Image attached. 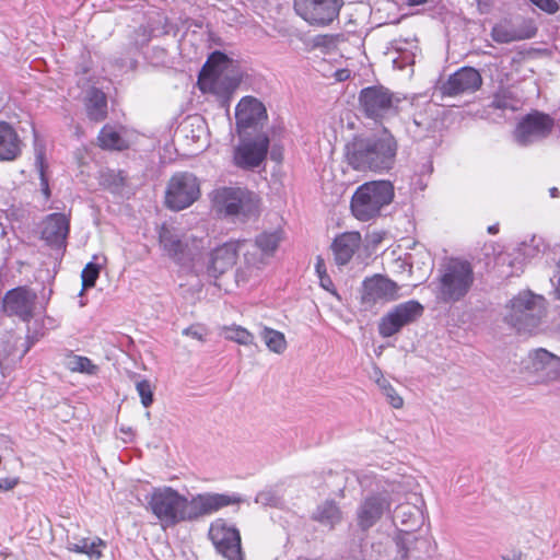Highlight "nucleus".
<instances>
[{
    "label": "nucleus",
    "mask_w": 560,
    "mask_h": 560,
    "mask_svg": "<svg viewBox=\"0 0 560 560\" xmlns=\"http://www.w3.org/2000/svg\"><path fill=\"white\" fill-rule=\"evenodd\" d=\"M217 552L226 560H244L241 547V534L234 526H229L223 520L213 522L209 529Z\"/></svg>",
    "instance_id": "obj_14"
},
{
    "label": "nucleus",
    "mask_w": 560,
    "mask_h": 560,
    "mask_svg": "<svg viewBox=\"0 0 560 560\" xmlns=\"http://www.w3.org/2000/svg\"><path fill=\"white\" fill-rule=\"evenodd\" d=\"M316 271L319 275V277L323 276V273L325 272L324 260L320 257H318L316 262Z\"/></svg>",
    "instance_id": "obj_48"
},
{
    "label": "nucleus",
    "mask_w": 560,
    "mask_h": 560,
    "mask_svg": "<svg viewBox=\"0 0 560 560\" xmlns=\"http://www.w3.org/2000/svg\"><path fill=\"white\" fill-rule=\"evenodd\" d=\"M23 145L14 127L7 121H0V161L16 160L22 153Z\"/></svg>",
    "instance_id": "obj_27"
},
{
    "label": "nucleus",
    "mask_w": 560,
    "mask_h": 560,
    "mask_svg": "<svg viewBox=\"0 0 560 560\" xmlns=\"http://www.w3.org/2000/svg\"><path fill=\"white\" fill-rule=\"evenodd\" d=\"M342 78H345V74H339V80H342Z\"/></svg>",
    "instance_id": "obj_59"
},
{
    "label": "nucleus",
    "mask_w": 560,
    "mask_h": 560,
    "mask_svg": "<svg viewBox=\"0 0 560 560\" xmlns=\"http://www.w3.org/2000/svg\"><path fill=\"white\" fill-rule=\"evenodd\" d=\"M238 246L236 241H230L212 249L206 258L201 254L200 264H203L201 273L217 279L230 270L236 262Z\"/></svg>",
    "instance_id": "obj_21"
},
{
    "label": "nucleus",
    "mask_w": 560,
    "mask_h": 560,
    "mask_svg": "<svg viewBox=\"0 0 560 560\" xmlns=\"http://www.w3.org/2000/svg\"><path fill=\"white\" fill-rule=\"evenodd\" d=\"M361 242L359 232H346L337 236L331 245L336 262L339 266L348 264L359 249Z\"/></svg>",
    "instance_id": "obj_28"
},
{
    "label": "nucleus",
    "mask_w": 560,
    "mask_h": 560,
    "mask_svg": "<svg viewBox=\"0 0 560 560\" xmlns=\"http://www.w3.org/2000/svg\"><path fill=\"white\" fill-rule=\"evenodd\" d=\"M213 205L225 217L242 220L255 217L258 212V197L241 187H221L213 191Z\"/></svg>",
    "instance_id": "obj_9"
},
{
    "label": "nucleus",
    "mask_w": 560,
    "mask_h": 560,
    "mask_svg": "<svg viewBox=\"0 0 560 560\" xmlns=\"http://www.w3.org/2000/svg\"><path fill=\"white\" fill-rule=\"evenodd\" d=\"M377 385L386 396L389 405L395 409H400L404 406L402 397L396 392L393 385L384 377L377 380Z\"/></svg>",
    "instance_id": "obj_40"
},
{
    "label": "nucleus",
    "mask_w": 560,
    "mask_h": 560,
    "mask_svg": "<svg viewBox=\"0 0 560 560\" xmlns=\"http://www.w3.org/2000/svg\"><path fill=\"white\" fill-rule=\"evenodd\" d=\"M342 78H345V74H339V80H342Z\"/></svg>",
    "instance_id": "obj_58"
},
{
    "label": "nucleus",
    "mask_w": 560,
    "mask_h": 560,
    "mask_svg": "<svg viewBox=\"0 0 560 560\" xmlns=\"http://www.w3.org/2000/svg\"><path fill=\"white\" fill-rule=\"evenodd\" d=\"M233 60L224 52L215 50L207 59L198 77V86L202 92H209L228 101L238 86L240 79L231 74Z\"/></svg>",
    "instance_id": "obj_6"
},
{
    "label": "nucleus",
    "mask_w": 560,
    "mask_h": 560,
    "mask_svg": "<svg viewBox=\"0 0 560 560\" xmlns=\"http://www.w3.org/2000/svg\"><path fill=\"white\" fill-rule=\"evenodd\" d=\"M182 334L184 336H187V337H190L192 339L203 342L208 335V330L201 324H194V325H190L189 327L183 329Z\"/></svg>",
    "instance_id": "obj_44"
},
{
    "label": "nucleus",
    "mask_w": 560,
    "mask_h": 560,
    "mask_svg": "<svg viewBox=\"0 0 560 560\" xmlns=\"http://www.w3.org/2000/svg\"><path fill=\"white\" fill-rule=\"evenodd\" d=\"M160 246L177 265L189 269L195 275H201L203 264H200L201 252L206 247L203 237L183 233L179 230L163 224L159 231Z\"/></svg>",
    "instance_id": "obj_3"
},
{
    "label": "nucleus",
    "mask_w": 560,
    "mask_h": 560,
    "mask_svg": "<svg viewBox=\"0 0 560 560\" xmlns=\"http://www.w3.org/2000/svg\"><path fill=\"white\" fill-rule=\"evenodd\" d=\"M536 33L537 27L532 21H524L520 25L500 23L492 27L491 38L499 44H509L533 38Z\"/></svg>",
    "instance_id": "obj_24"
},
{
    "label": "nucleus",
    "mask_w": 560,
    "mask_h": 560,
    "mask_svg": "<svg viewBox=\"0 0 560 560\" xmlns=\"http://www.w3.org/2000/svg\"><path fill=\"white\" fill-rule=\"evenodd\" d=\"M522 100L512 85L501 84L493 93L490 107L500 110L516 112L522 107Z\"/></svg>",
    "instance_id": "obj_30"
},
{
    "label": "nucleus",
    "mask_w": 560,
    "mask_h": 560,
    "mask_svg": "<svg viewBox=\"0 0 560 560\" xmlns=\"http://www.w3.org/2000/svg\"><path fill=\"white\" fill-rule=\"evenodd\" d=\"M423 313V306L418 301H407L395 306L378 324V332L388 338L402 327L417 320Z\"/></svg>",
    "instance_id": "obj_17"
},
{
    "label": "nucleus",
    "mask_w": 560,
    "mask_h": 560,
    "mask_svg": "<svg viewBox=\"0 0 560 560\" xmlns=\"http://www.w3.org/2000/svg\"><path fill=\"white\" fill-rule=\"evenodd\" d=\"M397 150L395 137L383 129L377 135L354 137L346 145V159L355 171L383 173L394 167Z\"/></svg>",
    "instance_id": "obj_2"
},
{
    "label": "nucleus",
    "mask_w": 560,
    "mask_h": 560,
    "mask_svg": "<svg viewBox=\"0 0 560 560\" xmlns=\"http://www.w3.org/2000/svg\"><path fill=\"white\" fill-rule=\"evenodd\" d=\"M147 509L159 520L163 528L184 522H194L219 510L243 502L237 493L205 492L188 499L172 487L153 488L147 497Z\"/></svg>",
    "instance_id": "obj_1"
},
{
    "label": "nucleus",
    "mask_w": 560,
    "mask_h": 560,
    "mask_svg": "<svg viewBox=\"0 0 560 560\" xmlns=\"http://www.w3.org/2000/svg\"><path fill=\"white\" fill-rule=\"evenodd\" d=\"M545 248L546 245L544 240L539 236L533 235L528 241H523L518 245L517 253L518 256H522L524 259H532L542 253Z\"/></svg>",
    "instance_id": "obj_36"
},
{
    "label": "nucleus",
    "mask_w": 560,
    "mask_h": 560,
    "mask_svg": "<svg viewBox=\"0 0 560 560\" xmlns=\"http://www.w3.org/2000/svg\"><path fill=\"white\" fill-rule=\"evenodd\" d=\"M69 234V220L63 213H51L44 222L42 238L50 246L61 248Z\"/></svg>",
    "instance_id": "obj_26"
},
{
    "label": "nucleus",
    "mask_w": 560,
    "mask_h": 560,
    "mask_svg": "<svg viewBox=\"0 0 560 560\" xmlns=\"http://www.w3.org/2000/svg\"><path fill=\"white\" fill-rule=\"evenodd\" d=\"M101 271V265L95 264L93 261H90L85 265L84 269L82 270L81 278H82V290L80 294H83V291L89 288H93L95 285V282L100 276Z\"/></svg>",
    "instance_id": "obj_41"
},
{
    "label": "nucleus",
    "mask_w": 560,
    "mask_h": 560,
    "mask_svg": "<svg viewBox=\"0 0 560 560\" xmlns=\"http://www.w3.org/2000/svg\"><path fill=\"white\" fill-rule=\"evenodd\" d=\"M68 366L72 372L84 373L88 375H95L97 373V365H95L89 358L81 355H73L69 359Z\"/></svg>",
    "instance_id": "obj_39"
},
{
    "label": "nucleus",
    "mask_w": 560,
    "mask_h": 560,
    "mask_svg": "<svg viewBox=\"0 0 560 560\" xmlns=\"http://www.w3.org/2000/svg\"><path fill=\"white\" fill-rule=\"evenodd\" d=\"M18 483V478H0V491L12 490Z\"/></svg>",
    "instance_id": "obj_46"
},
{
    "label": "nucleus",
    "mask_w": 560,
    "mask_h": 560,
    "mask_svg": "<svg viewBox=\"0 0 560 560\" xmlns=\"http://www.w3.org/2000/svg\"><path fill=\"white\" fill-rule=\"evenodd\" d=\"M35 166L39 174L40 190L46 199L50 197V188L48 177L46 176L47 164L45 162V153L42 149H36Z\"/></svg>",
    "instance_id": "obj_38"
},
{
    "label": "nucleus",
    "mask_w": 560,
    "mask_h": 560,
    "mask_svg": "<svg viewBox=\"0 0 560 560\" xmlns=\"http://www.w3.org/2000/svg\"><path fill=\"white\" fill-rule=\"evenodd\" d=\"M521 559H522L521 552H512L511 555L502 556V560H521Z\"/></svg>",
    "instance_id": "obj_49"
},
{
    "label": "nucleus",
    "mask_w": 560,
    "mask_h": 560,
    "mask_svg": "<svg viewBox=\"0 0 560 560\" xmlns=\"http://www.w3.org/2000/svg\"><path fill=\"white\" fill-rule=\"evenodd\" d=\"M97 140L100 147L106 150L122 151L129 147L128 141L110 125H105L101 129Z\"/></svg>",
    "instance_id": "obj_33"
},
{
    "label": "nucleus",
    "mask_w": 560,
    "mask_h": 560,
    "mask_svg": "<svg viewBox=\"0 0 560 560\" xmlns=\"http://www.w3.org/2000/svg\"><path fill=\"white\" fill-rule=\"evenodd\" d=\"M395 485L386 482V487H382L376 492L366 494L357 508V523L360 529L368 530L373 527L384 514L390 513V508L394 502L392 492H394Z\"/></svg>",
    "instance_id": "obj_11"
},
{
    "label": "nucleus",
    "mask_w": 560,
    "mask_h": 560,
    "mask_svg": "<svg viewBox=\"0 0 560 560\" xmlns=\"http://www.w3.org/2000/svg\"><path fill=\"white\" fill-rule=\"evenodd\" d=\"M413 56L405 57L402 61H399V59H394L393 62L396 68L402 69L406 65H411L415 62Z\"/></svg>",
    "instance_id": "obj_47"
},
{
    "label": "nucleus",
    "mask_w": 560,
    "mask_h": 560,
    "mask_svg": "<svg viewBox=\"0 0 560 560\" xmlns=\"http://www.w3.org/2000/svg\"><path fill=\"white\" fill-rule=\"evenodd\" d=\"M37 294L27 287L9 290L1 303V310L8 316H15L22 322H30L34 316Z\"/></svg>",
    "instance_id": "obj_19"
},
{
    "label": "nucleus",
    "mask_w": 560,
    "mask_h": 560,
    "mask_svg": "<svg viewBox=\"0 0 560 560\" xmlns=\"http://www.w3.org/2000/svg\"><path fill=\"white\" fill-rule=\"evenodd\" d=\"M400 287L393 280L382 275L366 278L362 283V302L373 306L385 304L400 298Z\"/></svg>",
    "instance_id": "obj_20"
},
{
    "label": "nucleus",
    "mask_w": 560,
    "mask_h": 560,
    "mask_svg": "<svg viewBox=\"0 0 560 560\" xmlns=\"http://www.w3.org/2000/svg\"><path fill=\"white\" fill-rule=\"evenodd\" d=\"M482 84L480 73L471 67H463L455 73L450 75L443 84L442 91L446 95H458L464 93H472Z\"/></svg>",
    "instance_id": "obj_22"
},
{
    "label": "nucleus",
    "mask_w": 560,
    "mask_h": 560,
    "mask_svg": "<svg viewBox=\"0 0 560 560\" xmlns=\"http://www.w3.org/2000/svg\"><path fill=\"white\" fill-rule=\"evenodd\" d=\"M260 337L270 351L278 354H281L285 351L287 340L282 332L264 326L260 331Z\"/></svg>",
    "instance_id": "obj_35"
},
{
    "label": "nucleus",
    "mask_w": 560,
    "mask_h": 560,
    "mask_svg": "<svg viewBox=\"0 0 560 560\" xmlns=\"http://www.w3.org/2000/svg\"><path fill=\"white\" fill-rule=\"evenodd\" d=\"M106 542L100 537L68 538L67 549L75 553H82L90 560H98L103 556Z\"/></svg>",
    "instance_id": "obj_29"
},
{
    "label": "nucleus",
    "mask_w": 560,
    "mask_h": 560,
    "mask_svg": "<svg viewBox=\"0 0 560 560\" xmlns=\"http://www.w3.org/2000/svg\"><path fill=\"white\" fill-rule=\"evenodd\" d=\"M200 197L199 179L189 172H177L168 180L165 206L173 211L190 207Z\"/></svg>",
    "instance_id": "obj_12"
},
{
    "label": "nucleus",
    "mask_w": 560,
    "mask_h": 560,
    "mask_svg": "<svg viewBox=\"0 0 560 560\" xmlns=\"http://www.w3.org/2000/svg\"><path fill=\"white\" fill-rule=\"evenodd\" d=\"M255 502L264 506L279 508L282 504V499L275 490L267 489L257 493Z\"/></svg>",
    "instance_id": "obj_42"
},
{
    "label": "nucleus",
    "mask_w": 560,
    "mask_h": 560,
    "mask_svg": "<svg viewBox=\"0 0 560 560\" xmlns=\"http://www.w3.org/2000/svg\"><path fill=\"white\" fill-rule=\"evenodd\" d=\"M555 126L553 119L544 113L533 112L518 122L515 131V141L523 147L533 144L547 138Z\"/></svg>",
    "instance_id": "obj_15"
},
{
    "label": "nucleus",
    "mask_w": 560,
    "mask_h": 560,
    "mask_svg": "<svg viewBox=\"0 0 560 560\" xmlns=\"http://www.w3.org/2000/svg\"><path fill=\"white\" fill-rule=\"evenodd\" d=\"M547 306L542 295L522 291L506 305L504 322L518 332H532L541 324Z\"/></svg>",
    "instance_id": "obj_7"
},
{
    "label": "nucleus",
    "mask_w": 560,
    "mask_h": 560,
    "mask_svg": "<svg viewBox=\"0 0 560 560\" xmlns=\"http://www.w3.org/2000/svg\"><path fill=\"white\" fill-rule=\"evenodd\" d=\"M327 283L331 284L330 279L327 276H320V284L323 288L327 289Z\"/></svg>",
    "instance_id": "obj_51"
},
{
    "label": "nucleus",
    "mask_w": 560,
    "mask_h": 560,
    "mask_svg": "<svg viewBox=\"0 0 560 560\" xmlns=\"http://www.w3.org/2000/svg\"><path fill=\"white\" fill-rule=\"evenodd\" d=\"M489 233L494 234L498 232V228L495 225H491L488 228Z\"/></svg>",
    "instance_id": "obj_55"
},
{
    "label": "nucleus",
    "mask_w": 560,
    "mask_h": 560,
    "mask_svg": "<svg viewBox=\"0 0 560 560\" xmlns=\"http://www.w3.org/2000/svg\"><path fill=\"white\" fill-rule=\"evenodd\" d=\"M271 159L275 161H280V154L273 150L271 151Z\"/></svg>",
    "instance_id": "obj_54"
},
{
    "label": "nucleus",
    "mask_w": 560,
    "mask_h": 560,
    "mask_svg": "<svg viewBox=\"0 0 560 560\" xmlns=\"http://www.w3.org/2000/svg\"><path fill=\"white\" fill-rule=\"evenodd\" d=\"M549 194H550V197H552V198H557V197H559V190H558V188H557V187H552V188H550V189H549Z\"/></svg>",
    "instance_id": "obj_53"
},
{
    "label": "nucleus",
    "mask_w": 560,
    "mask_h": 560,
    "mask_svg": "<svg viewBox=\"0 0 560 560\" xmlns=\"http://www.w3.org/2000/svg\"><path fill=\"white\" fill-rule=\"evenodd\" d=\"M149 39H150L149 37L143 38V39L141 40V45L147 44V43L149 42Z\"/></svg>",
    "instance_id": "obj_57"
},
{
    "label": "nucleus",
    "mask_w": 560,
    "mask_h": 560,
    "mask_svg": "<svg viewBox=\"0 0 560 560\" xmlns=\"http://www.w3.org/2000/svg\"><path fill=\"white\" fill-rule=\"evenodd\" d=\"M395 524H400L405 528L402 530H413L419 524V510L410 504H399L392 514Z\"/></svg>",
    "instance_id": "obj_34"
},
{
    "label": "nucleus",
    "mask_w": 560,
    "mask_h": 560,
    "mask_svg": "<svg viewBox=\"0 0 560 560\" xmlns=\"http://www.w3.org/2000/svg\"><path fill=\"white\" fill-rule=\"evenodd\" d=\"M429 0H408L410 5H421L427 3Z\"/></svg>",
    "instance_id": "obj_52"
},
{
    "label": "nucleus",
    "mask_w": 560,
    "mask_h": 560,
    "mask_svg": "<svg viewBox=\"0 0 560 560\" xmlns=\"http://www.w3.org/2000/svg\"><path fill=\"white\" fill-rule=\"evenodd\" d=\"M235 118L240 132L247 128H256L267 119L266 107L255 97H243L236 106Z\"/></svg>",
    "instance_id": "obj_23"
},
{
    "label": "nucleus",
    "mask_w": 560,
    "mask_h": 560,
    "mask_svg": "<svg viewBox=\"0 0 560 560\" xmlns=\"http://www.w3.org/2000/svg\"><path fill=\"white\" fill-rule=\"evenodd\" d=\"M136 389L141 398L143 407L148 408L153 402V387L148 380H139L136 382Z\"/></svg>",
    "instance_id": "obj_43"
},
{
    "label": "nucleus",
    "mask_w": 560,
    "mask_h": 560,
    "mask_svg": "<svg viewBox=\"0 0 560 560\" xmlns=\"http://www.w3.org/2000/svg\"><path fill=\"white\" fill-rule=\"evenodd\" d=\"M359 101L366 117L378 121L398 114L401 101L384 86H368L360 92Z\"/></svg>",
    "instance_id": "obj_10"
},
{
    "label": "nucleus",
    "mask_w": 560,
    "mask_h": 560,
    "mask_svg": "<svg viewBox=\"0 0 560 560\" xmlns=\"http://www.w3.org/2000/svg\"><path fill=\"white\" fill-rule=\"evenodd\" d=\"M474 280V269L470 262L451 258L439 269L435 296L443 303L458 302L467 295Z\"/></svg>",
    "instance_id": "obj_5"
},
{
    "label": "nucleus",
    "mask_w": 560,
    "mask_h": 560,
    "mask_svg": "<svg viewBox=\"0 0 560 560\" xmlns=\"http://www.w3.org/2000/svg\"><path fill=\"white\" fill-rule=\"evenodd\" d=\"M530 369L548 381L560 378V357L544 348H538L529 353Z\"/></svg>",
    "instance_id": "obj_25"
},
{
    "label": "nucleus",
    "mask_w": 560,
    "mask_h": 560,
    "mask_svg": "<svg viewBox=\"0 0 560 560\" xmlns=\"http://www.w3.org/2000/svg\"><path fill=\"white\" fill-rule=\"evenodd\" d=\"M406 131L416 141L434 137L440 128L439 107L425 102L418 107L405 122Z\"/></svg>",
    "instance_id": "obj_16"
},
{
    "label": "nucleus",
    "mask_w": 560,
    "mask_h": 560,
    "mask_svg": "<svg viewBox=\"0 0 560 560\" xmlns=\"http://www.w3.org/2000/svg\"><path fill=\"white\" fill-rule=\"evenodd\" d=\"M540 10L547 12L548 14H555L559 10V4L556 0H529Z\"/></svg>",
    "instance_id": "obj_45"
},
{
    "label": "nucleus",
    "mask_w": 560,
    "mask_h": 560,
    "mask_svg": "<svg viewBox=\"0 0 560 560\" xmlns=\"http://www.w3.org/2000/svg\"><path fill=\"white\" fill-rule=\"evenodd\" d=\"M394 187L388 180H375L361 185L351 199V211L360 221L378 215L381 209L392 202Z\"/></svg>",
    "instance_id": "obj_8"
},
{
    "label": "nucleus",
    "mask_w": 560,
    "mask_h": 560,
    "mask_svg": "<svg viewBox=\"0 0 560 560\" xmlns=\"http://www.w3.org/2000/svg\"><path fill=\"white\" fill-rule=\"evenodd\" d=\"M269 149V138L259 133L254 138H244L234 150V163L244 170L258 167L266 159Z\"/></svg>",
    "instance_id": "obj_18"
},
{
    "label": "nucleus",
    "mask_w": 560,
    "mask_h": 560,
    "mask_svg": "<svg viewBox=\"0 0 560 560\" xmlns=\"http://www.w3.org/2000/svg\"><path fill=\"white\" fill-rule=\"evenodd\" d=\"M343 0H294V10L310 25L327 26L338 16Z\"/></svg>",
    "instance_id": "obj_13"
},
{
    "label": "nucleus",
    "mask_w": 560,
    "mask_h": 560,
    "mask_svg": "<svg viewBox=\"0 0 560 560\" xmlns=\"http://www.w3.org/2000/svg\"><path fill=\"white\" fill-rule=\"evenodd\" d=\"M120 431L124 433H131V428H127V429L121 428Z\"/></svg>",
    "instance_id": "obj_56"
},
{
    "label": "nucleus",
    "mask_w": 560,
    "mask_h": 560,
    "mask_svg": "<svg viewBox=\"0 0 560 560\" xmlns=\"http://www.w3.org/2000/svg\"><path fill=\"white\" fill-rule=\"evenodd\" d=\"M238 243V253L243 255V260L236 269L235 278L237 284H245L253 279L258 278L259 272L273 256L280 243L278 232H264L255 241H236Z\"/></svg>",
    "instance_id": "obj_4"
},
{
    "label": "nucleus",
    "mask_w": 560,
    "mask_h": 560,
    "mask_svg": "<svg viewBox=\"0 0 560 560\" xmlns=\"http://www.w3.org/2000/svg\"><path fill=\"white\" fill-rule=\"evenodd\" d=\"M432 170H433L432 162L430 160H428L425 162V164L423 165V171L422 172L430 174L432 172Z\"/></svg>",
    "instance_id": "obj_50"
},
{
    "label": "nucleus",
    "mask_w": 560,
    "mask_h": 560,
    "mask_svg": "<svg viewBox=\"0 0 560 560\" xmlns=\"http://www.w3.org/2000/svg\"><path fill=\"white\" fill-rule=\"evenodd\" d=\"M313 518L329 528H334L341 522L342 512L335 501L327 500L317 506Z\"/></svg>",
    "instance_id": "obj_32"
},
{
    "label": "nucleus",
    "mask_w": 560,
    "mask_h": 560,
    "mask_svg": "<svg viewBox=\"0 0 560 560\" xmlns=\"http://www.w3.org/2000/svg\"><path fill=\"white\" fill-rule=\"evenodd\" d=\"M224 338L238 345L248 346L254 341V336L247 329L241 326H230L223 328Z\"/></svg>",
    "instance_id": "obj_37"
},
{
    "label": "nucleus",
    "mask_w": 560,
    "mask_h": 560,
    "mask_svg": "<svg viewBox=\"0 0 560 560\" xmlns=\"http://www.w3.org/2000/svg\"><path fill=\"white\" fill-rule=\"evenodd\" d=\"M85 110L90 120L102 121L107 116V98L98 89H91L85 97Z\"/></svg>",
    "instance_id": "obj_31"
}]
</instances>
